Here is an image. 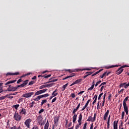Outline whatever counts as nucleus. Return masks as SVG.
I'll list each match as a JSON object with an SVG mask.
<instances>
[{"label":"nucleus","instance_id":"5701e85b","mask_svg":"<svg viewBox=\"0 0 129 129\" xmlns=\"http://www.w3.org/2000/svg\"><path fill=\"white\" fill-rule=\"evenodd\" d=\"M49 126V123L48 120H47V122L45 124L44 129H48Z\"/></svg>","mask_w":129,"mask_h":129},{"label":"nucleus","instance_id":"3c124183","mask_svg":"<svg viewBox=\"0 0 129 129\" xmlns=\"http://www.w3.org/2000/svg\"><path fill=\"white\" fill-rule=\"evenodd\" d=\"M92 90H93V86H91V87H90V88H89L88 91H92Z\"/></svg>","mask_w":129,"mask_h":129},{"label":"nucleus","instance_id":"393cba45","mask_svg":"<svg viewBox=\"0 0 129 129\" xmlns=\"http://www.w3.org/2000/svg\"><path fill=\"white\" fill-rule=\"evenodd\" d=\"M19 85L16 86V87H12V91L15 92V91H16L17 90L18 88H20V87H19Z\"/></svg>","mask_w":129,"mask_h":129},{"label":"nucleus","instance_id":"5fc2aeb1","mask_svg":"<svg viewBox=\"0 0 129 129\" xmlns=\"http://www.w3.org/2000/svg\"><path fill=\"white\" fill-rule=\"evenodd\" d=\"M97 98H98V95H95L94 98H93V100H94V99L95 98L96 99V101H97Z\"/></svg>","mask_w":129,"mask_h":129},{"label":"nucleus","instance_id":"37998d69","mask_svg":"<svg viewBox=\"0 0 129 129\" xmlns=\"http://www.w3.org/2000/svg\"><path fill=\"white\" fill-rule=\"evenodd\" d=\"M87 126V122H86V123H85V124L84 125V127H83V129H86Z\"/></svg>","mask_w":129,"mask_h":129},{"label":"nucleus","instance_id":"39448f33","mask_svg":"<svg viewBox=\"0 0 129 129\" xmlns=\"http://www.w3.org/2000/svg\"><path fill=\"white\" fill-rule=\"evenodd\" d=\"M124 67H128V66H122V67L119 68L117 72H116V74H117V75H119L120 73H122V71L124 70L123 68H124Z\"/></svg>","mask_w":129,"mask_h":129},{"label":"nucleus","instance_id":"412c9836","mask_svg":"<svg viewBox=\"0 0 129 129\" xmlns=\"http://www.w3.org/2000/svg\"><path fill=\"white\" fill-rule=\"evenodd\" d=\"M42 95H41L40 96L38 95V96L35 98V99H34V101H39L40 100V99H41L42 98Z\"/></svg>","mask_w":129,"mask_h":129},{"label":"nucleus","instance_id":"de8ad7c7","mask_svg":"<svg viewBox=\"0 0 129 129\" xmlns=\"http://www.w3.org/2000/svg\"><path fill=\"white\" fill-rule=\"evenodd\" d=\"M103 93H101V94H100L99 97H98V100H100L102 96H103Z\"/></svg>","mask_w":129,"mask_h":129},{"label":"nucleus","instance_id":"49530a36","mask_svg":"<svg viewBox=\"0 0 129 129\" xmlns=\"http://www.w3.org/2000/svg\"><path fill=\"white\" fill-rule=\"evenodd\" d=\"M34 102H32L30 104V107L32 108L34 106Z\"/></svg>","mask_w":129,"mask_h":129},{"label":"nucleus","instance_id":"aec40b11","mask_svg":"<svg viewBox=\"0 0 129 129\" xmlns=\"http://www.w3.org/2000/svg\"><path fill=\"white\" fill-rule=\"evenodd\" d=\"M51 76V75H45L44 76H42V75H39V76H38V77H44V78H48V77H50Z\"/></svg>","mask_w":129,"mask_h":129},{"label":"nucleus","instance_id":"864d4df0","mask_svg":"<svg viewBox=\"0 0 129 129\" xmlns=\"http://www.w3.org/2000/svg\"><path fill=\"white\" fill-rule=\"evenodd\" d=\"M107 129H109V128H110V123H109V122L108 121H108H107Z\"/></svg>","mask_w":129,"mask_h":129},{"label":"nucleus","instance_id":"a878e982","mask_svg":"<svg viewBox=\"0 0 129 129\" xmlns=\"http://www.w3.org/2000/svg\"><path fill=\"white\" fill-rule=\"evenodd\" d=\"M68 85H69V83H68L66 85H64V86H62V91H65L66 88H67V87H68Z\"/></svg>","mask_w":129,"mask_h":129},{"label":"nucleus","instance_id":"2f4dec72","mask_svg":"<svg viewBox=\"0 0 129 129\" xmlns=\"http://www.w3.org/2000/svg\"><path fill=\"white\" fill-rule=\"evenodd\" d=\"M47 100H42L41 103V106H43L44 104H46L47 103Z\"/></svg>","mask_w":129,"mask_h":129},{"label":"nucleus","instance_id":"4be33fe9","mask_svg":"<svg viewBox=\"0 0 129 129\" xmlns=\"http://www.w3.org/2000/svg\"><path fill=\"white\" fill-rule=\"evenodd\" d=\"M18 74H20L19 72H17V73H14V74H13V73H7L6 74V75H18Z\"/></svg>","mask_w":129,"mask_h":129},{"label":"nucleus","instance_id":"ddd939ff","mask_svg":"<svg viewBox=\"0 0 129 129\" xmlns=\"http://www.w3.org/2000/svg\"><path fill=\"white\" fill-rule=\"evenodd\" d=\"M42 120H43V118H42V115H39V116H38L37 118V121L38 123H39V125H41V123Z\"/></svg>","mask_w":129,"mask_h":129},{"label":"nucleus","instance_id":"2eb2a0df","mask_svg":"<svg viewBox=\"0 0 129 129\" xmlns=\"http://www.w3.org/2000/svg\"><path fill=\"white\" fill-rule=\"evenodd\" d=\"M58 79H53V78H51V79H49V82H47L46 84H49V83H54L55 82H57Z\"/></svg>","mask_w":129,"mask_h":129},{"label":"nucleus","instance_id":"1a4fd4ad","mask_svg":"<svg viewBox=\"0 0 129 129\" xmlns=\"http://www.w3.org/2000/svg\"><path fill=\"white\" fill-rule=\"evenodd\" d=\"M129 87V82L127 84V83H122L120 84L119 88H124L125 89H127Z\"/></svg>","mask_w":129,"mask_h":129},{"label":"nucleus","instance_id":"b1692460","mask_svg":"<svg viewBox=\"0 0 129 129\" xmlns=\"http://www.w3.org/2000/svg\"><path fill=\"white\" fill-rule=\"evenodd\" d=\"M52 95L53 98H54V97H56V96H57L58 95V93H57V90H55V91H54V92H52Z\"/></svg>","mask_w":129,"mask_h":129},{"label":"nucleus","instance_id":"8fccbe9b","mask_svg":"<svg viewBox=\"0 0 129 129\" xmlns=\"http://www.w3.org/2000/svg\"><path fill=\"white\" fill-rule=\"evenodd\" d=\"M86 73H87V75L88 76V75H91V74H92L93 73L92 72H87Z\"/></svg>","mask_w":129,"mask_h":129},{"label":"nucleus","instance_id":"a18cd8bd","mask_svg":"<svg viewBox=\"0 0 129 129\" xmlns=\"http://www.w3.org/2000/svg\"><path fill=\"white\" fill-rule=\"evenodd\" d=\"M23 98H20V99H19V100L18 101V104H20L21 102H23Z\"/></svg>","mask_w":129,"mask_h":129},{"label":"nucleus","instance_id":"c85d7f7f","mask_svg":"<svg viewBox=\"0 0 129 129\" xmlns=\"http://www.w3.org/2000/svg\"><path fill=\"white\" fill-rule=\"evenodd\" d=\"M12 92V87L11 86H9V87L8 88L7 90H6V92Z\"/></svg>","mask_w":129,"mask_h":129},{"label":"nucleus","instance_id":"58836bf2","mask_svg":"<svg viewBox=\"0 0 129 129\" xmlns=\"http://www.w3.org/2000/svg\"><path fill=\"white\" fill-rule=\"evenodd\" d=\"M106 96H107V94H106V93H105V94H104L103 99V100H104V103L105 102V98H106Z\"/></svg>","mask_w":129,"mask_h":129},{"label":"nucleus","instance_id":"f3484780","mask_svg":"<svg viewBox=\"0 0 129 129\" xmlns=\"http://www.w3.org/2000/svg\"><path fill=\"white\" fill-rule=\"evenodd\" d=\"M109 114V110H107V112H106V113H105L104 115V120H106L108 115Z\"/></svg>","mask_w":129,"mask_h":129},{"label":"nucleus","instance_id":"69168bd1","mask_svg":"<svg viewBox=\"0 0 129 129\" xmlns=\"http://www.w3.org/2000/svg\"><path fill=\"white\" fill-rule=\"evenodd\" d=\"M116 66H111L110 67H109L108 68H112V67H116Z\"/></svg>","mask_w":129,"mask_h":129},{"label":"nucleus","instance_id":"f704fd0d","mask_svg":"<svg viewBox=\"0 0 129 129\" xmlns=\"http://www.w3.org/2000/svg\"><path fill=\"white\" fill-rule=\"evenodd\" d=\"M7 97H8V95H7L6 96H3L2 97H0V101L2 100H4L5 99H6V98H7Z\"/></svg>","mask_w":129,"mask_h":129},{"label":"nucleus","instance_id":"052dcab7","mask_svg":"<svg viewBox=\"0 0 129 129\" xmlns=\"http://www.w3.org/2000/svg\"><path fill=\"white\" fill-rule=\"evenodd\" d=\"M71 97L73 98H75V97H76L75 94H71Z\"/></svg>","mask_w":129,"mask_h":129},{"label":"nucleus","instance_id":"bf43d9fd","mask_svg":"<svg viewBox=\"0 0 129 129\" xmlns=\"http://www.w3.org/2000/svg\"><path fill=\"white\" fill-rule=\"evenodd\" d=\"M79 128H80V126H79V124L76 125V126H75V129H79Z\"/></svg>","mask_w":129,"mask_h":129},{"label":"nucleus","instance_id":"603ef678","mask_svg":"<svg viewBox=\"0 0 129 129\" xmlns=\"http://www.w3.org/2000/svg\"><path fill=\"white\" fill-rule=\"evenodd\" d=\"M22 82H23L22 79H19V80L17 81V84H20V83H21Z\"/></svg>","mask_w":129,"mask_h":129},{"label":"nucleus","instance_id":"09e8293b","mask_svg":"<svg viewBox=\"0 0 129 129\" xmlns=\"http://www.w3.org/2000/svg\"><path fill=\"white\" fill-rule=\"evenodd\" d=\"M57 100V98L55 97L54 98V99H53L51 101V103H54V102H55Z\"/></svg>","mask_w":129,"mask_h":129},{"label":"nucleus","instance_id":"f257e3e1","mask_svg":"<svg viewBox=\"0 0 129 129\" xmlns=\"http://www.w3.org/2000/svg\"><path fill=\"white\" fill-rule=\"evenodd\" d=\"M80 103L79 104V105L77 106V108L76 109H74V110L73 111V114H74L73 116V123H76V121L77 120V115L76 114V112H77L78 110H79L80 107Z\"/></svg>","mask_w":129,"mask_h":129},{"label":"nucleus","instance_id":"473e14b6","mask_svg":"<svg viewBox=\"0 0 129 129\" xmlns=\"http://www.w3.org/2000/svg\"><path fill=\"white\" fill-rule=\"evenodd\" d=\"M20 107V105L17 104V105H14L13 106V108H15L16 110H18V108Z\"/></svg>","mask_w":129,"mask_h":129},{"label":"nucleus","instance_id":"a211bd4d","mask_svg":"<svg viewBox=\"0 0 129 129\" xmlns=\"http://www.w3.org/2000/svg\"><path fill=\"white\" fill-rule=\"evenodd\" d=\"M17 82V80H15L14 81H10L9 82H7L6 84H5V86H7L8 85H10V84H14Z\"/></svg>","mask_w":129,"mask_h":129},{"label":"nucleus","instance_id":"72a5a7b5","mask_svg":"<svg viewBox=\"0 0 129 129\" xmlns=\"http://www.w3.org/2000/svg\"><path fill=\"white\" fill-rule=\"evenodd\" d=\"M49 94H45L44 95H42V98H46L47 97H49Z\"/></svg>","mask_w":129,"mask_h":129},{"label":"nucleus","instance_id":"a19ab883","mask_svg":"<svg viewBox=\"0 0 129 129\" xmlns=\"http://www.w3.org/2000/svg\"><path fill=\"white\" fill-rule=\"evenodd\" d=\"M44 109H41V110H40V111H39V114H41V113H43V112H44Z\"/></svg>","mask_w":129,"mask_h":129},{"label":"nucleus","instance_id":"ea45409f","mask_svg":"<svg viewBox=\"0 0 129 129\" xmlns=\"http://www.w3.org/2000/svg\"><path fill=\"white\" fill-rule=\"evenodd\" d=\"M90 102H91V100H88L87 102V103H86V108H87L90 103Z\"/></svg>","mask_w":129,"mask_h":129},{"label":"nucleus","instance_id":"20e7f679","mask_svg":"<svg viewBox=\"0 0 129 129\" xmlns=\"http://www.w3.org/2000/svg\"><path fill=\"white\" fill-rule=\"evenodd\" d=\"M96 116L97 114L96 113H95L93 117L92 118V116H90L88 117L87 121H89L90 122H95V121H96Z\"/></svg>","mask_w":129,"mask_h":129},{"label":"nucleus","instance_id":"e2e57ef3","mask_svg":"<svg viewBox=\"0 0 129 129\" xmlns=\"http://www.w3.org/2000/svg\"><path fill=\"white\" fill-rule=\"evenodd\" d=\"M10 129H17L16 126H13V127H11Z\"/></svg>","mask_w":129,"mask_h":129},{"label":"nucleus","instance_id":"f8f14e48","mask_svg":"<svg viewBox=\"0 0 129 129\" xmlns=\"http://www.w3.org/2000/svg\"><path fill=\"white\" fill-rule=\"evenodd\" d=\"M26 113L27 111L26 109H24V108H22L21 110H19V114H20V115H26Z\"/></svg>","mask_w":129,"mask_h":129},{"label":"nucleus","instance_id":"7ed1b4c3","mask_svg":"<svg viewBox=\"0 0 129 129\" xmlns=\"http://www.w3.org/2000/svg\"><path fill=\"white\" fill-rule=\"evenodd\" d=\"M123 109L124 112H125L126 115H128V107L126 103V102L124 101V100L123 101Z\"/></svg>","mask_w":129,"mask_h":129},{"label":"nucleus","instance_id":"cd10ccee","mask_svg":"<svg viewBox=\"0 0 129 129\" xmlns=\"http://www.w3.org/2000/svg\"><path fill=\"white\" fill-rule=\"evenodd\" d=\"M82 81V79H79V80H77V81H75L76 85L77 84H79Z\"/></svg>","mask_w":129,"mask_h":129},{"label":"nucleus","instance_id":"f03ea898","mask_svg":"<svg viewBox=\"0 0 129 129\" xmlns=\"http://www.w3.org/2000/svg\"><path fill=\"white\" fill-rule=\"evenodd\" d=\"M14 119L16 121H21L22 116H21V114L19 115V113H17V111H16V112H15V113L14 114Z\"/></svg>","mask_w":129,"mask_h":129},{"label":"nucleus","instance_id":"bb28decb","mask_svg":"<svg viewBox=\"0 0 129 129\" xmlns=\"http://www.w3.org/2000/svg\"><path fill=\"white\" fill-rule=\"evenodd\" d=\"M102 70H103V69H102L101 70H99V71H98V72H96V73L93 74L92 75V76H95V75H96V74H98V73H100V72H101V71H102Z\"/></svg>","mask_w":129,"mask_h":129},{"label":"nucleus","instance_id":"79ce46f5","mask_svg":"<svg viewBox=\"0 0 129 129\" xmlns=\"http://www.w3.org/2000/svg\"><path fill=\"white\" fill-rule=\"evenodd\" d=\"M129 99V97H126V98H125V99H124V101L126 103V102H127L128 100Z\"/></svg>","mask_w":129,"mask_h":129},{"label":"nucleus","instance_id":"0e129e2a","mask_svg":"<svg viewBox=\"0 0 129 129\" xmlns=\"http://www.w3.org/2000/svg\"><path fill=\"white\" fill-rule=\"evenodd\" d=\"M16 129H22V128H21V125H19L18 126V127H16Z\"/></svg>","mask_w":129,"mask_h":129},{"label":"nucleus","instance_id":"e433bc0d","mask_svg":"<svg viewBox=\"0 0 129 129\" xmlns=\"http://www.w3.org/2000/svg\"><path fill=\"white\" fill-rule=\"evenodd\" d=\"M111 97H112V95H111V94H110V95H109V96L108 98V101H109V102H111Z\"/></svg>","mask_w":129,"mask_h":129},{"label":"nucleus","instance_id":"4c0bfd02","mask_svg":"<svg viewBox=\"0 0 129 129\" xmlns=\"http://www.w3.org/2000/svg\"><path fill=\"white\" fill-rule=\"evenodd\" d=\"M82 118H83V115H82V114H80L79 116V119L81 121V122L82 120Z\"/></svg>","mask_w":129,"mask_h":129},{"label":"nucleus","instance_id":"680f3d73","mask_svg":"<svg viewBox=\"0 0 129 129\" xmlns=\"http://www.w3.org/2000/svg\"><path fill=\"white\" fill-rule=\"evenodd\" d=\"M78 123H79V127H80V125H81L82 123H81V121H80L79 118V120H78Z\"/></svg>","mask_w":129,"mask_h":129},{"label":"nucleus","instance_id":"6e6552de","mask_svg":"<svg viewBox=\"0 0 129 129\" xmlns=\"http://www.w3.org/2000/svg\"><path fill=\"white\" fill-rule=\"evenodd\" d=\"M47 89H45V90H41L40 89V91H38L35 93V94L34 95L35 96H38L39 95H41V94H43L44 93H45L47 92Z\"/></svg>","mask_w":129,"mask_h":129},{"label":"nucleus","instance_id":"dca6fc26","mask_svg":"<svg viewBox=\"0 0 129 129\" xmlns=\"http://www.w3.org/2000/svg\"><path fill=\"white\" fill-rule=\"evenodd\" d=\"M76 74H72V73H71L70 76H68V77H66V78H63V79H62L63 81H65V79H68V78H71V77H73V76H75Z\"/></svg>","mask_w":129,"mask_h":129},{"label":"nucleus","instance_id":"338daca9","mask_svg":"<svg viewBox=\"0 0 129 129\" xmlns=\"http://www.w3.org/2000/svg\"><path fill=\"white\" fill-rule=\"evenodd\" d=\"M106 73H107V72H105V73H104V74H103V77H104V76H106Z\"/></svg>","mask_w":129,"mask_h":129},{"label":"nucleus","instance_id":"c756f323","mask_svg":"<svg viewBox=\"0 0 129 129\" xmlns=\"http://www.w3.org/2000/svg\"><path fill=\"white\" fill-rule=\"evenodd\" d=\"M6 128L7 129H8L9 128H10V120H8L7 121Z\"/></svg>","mask_w":129,"mask_h":129},{"label":"nucleus","instance_id":"0eeeda50","mask_svg":"<svg viewBox=\"0 0 129 129\" xmlns=\"http://www.w3.org/2000/svg\"><path fill=\"white\" fill-rule=\"evenodd\" d=\"M31 122H32L31 119H27V120L24 122V124L26 127H27V128H30Z\"/></svg>","mask_w":129,"mask_h":129},{"label":"nucleus","instance_id":"4d7b16f0","mask_svg":"<svg viewBox=\"0 0 129 129\" xmlns=\"http://www.w3.org/2000/svg\"><path fill=\"white\" fill-rule=\"evenodd\" d=\"M124 89H122L121 90H120V91H119V92H118V93H122V94H123V92H124Z\"/></svg>","mask_w":129,"mask_h":129},{"label":"nucleus","instance_id":"c9c22d12","mask_svg":"<svg viewBox=\"0 0 129 129\" xmlns=\"http://www.w3.org/2000/svg\"><path fill=\"white\" fill-rule=\"evenodd\" d=\"M36 82L34 81H32V82H30L29 83V86H31L32 85H34V84H35Z\"/></svg>","mask_w":129,"mask_h":129},{"label":"nucleus","instance_id":"13d9d810","mask_svg":"<svg viewBox=\"0 0 129 129\" xmlns=\"http://www.w3.org/2000/svg\"><path fill=\"white\" fill-rule=\"evenodd\" d=\"M97 109V110H99V109H100L99 102H98Z\"/></svg>","mask_w":129,"mask_h":129},{"label":"nucleus","instance_id":"9d476101","mask_svg":"<svg viewBox=\"0 0 129 129\" xmlns=\"http://www.w3.org/2000/svg\"><path fill=\"white\" fill-rule=\"evenodd\" d=\"M91 70L90 69H84L83 70H66V71H69L70 73H72V72H76V71H83V70Z\"/></svg>","mask_w":129,"mask_h":129},{"label":"nucleus","instance_id":"c03bdc74","mask_svg":"<svg viewBox=\"0 0 129 129\" xmlns=\"http://www.w3.org/2000/svg\"><path fill=\"white\" fill-rule=\"evenodd\" d=\"M101 81H99V82H97L95 85V87H97L98 85L101 84Z\"/></svg>","mask_w":129,"mask_h":129},{"label":"nucleus","instance_id":"6e6d98bb","mask_svg":"<svg viewBox=\"0 0 129 129\" xmlns=\"http://www.w3.org/2000/svg\"><path fill=\"white\" fill-rule=\"evenodd\" d=\"M83 93H85L84 91H82L81 92H80V93H78V95H82V94H83Z\"/></svg>","mask_w":129,"mask_h":129},{"label":"nucleus","instance_id":"9b49d317","mask_svg":"<svg viewBox=\"0 0 129 129\" xmlns=\"http://www.w3.org/2000/svg\"><path fill=\"white\" fill-rule=\"evenodd\" d=\"M28 82L29 80H26V81H24V82H23V84H22L21 85H19L18 87H19V88H24V87H25V86H27V85H28Z\"/></svg>","mask_w":129,"mask_h":129},{"label":"nucleus","instance_id":"423d86ee","mask_svg":"<svg viewBox=\"0 0 129 129\" xmlns=\"http://www.w3.org/2000/svg\"><path fill=\"white\" fill-rule=\"evenodd\" d=\"M33 95H34V93L33 92H31V93H27L26 94H24L22 95V97L26 98H31V97L33 96Z\"/></svg>","mask_w":129,"mask_h":129},{"label":"nucleus","instance_id":"4468645a","mask_svg":"<svg viewBox=\"0 0 129 129\" xmlns=\"http://www.w3.org/2000/svg\"><path fill=\"white\" fill-rule=\"evenodd\" d=\"M52 84H50L49 85H43V86H40L39 87L40 90H42V89H44V88H48V87H52Z\"/></svg>","mask_w":129,"mask_h":129},{"label":"nucleus","instance_id":"7c9ffc66","mask_svg":"<svg viewBox=\"0 0 129 129\" xmlns=\"http://www.w3.org/2000/svg\"><path fill=\"white\" fill-rule=\"evenodd\" d=\"M3 85V83H1V84H0V94L1 93H3V88H2Z\"/></svg>","mask_w":129,"mask_h":129},{"label":"nucleus","instance_id":"774afa93","mask_svg":"<svg viewBox=\"0 0 129 129\" xmlns=\"http://www.w3.org/2000/svg\"><path fill=\"white\" fill-rule=\"evenodd\" d=\"M90 129H93V123L91 124V126L90 127Z\"/></svg>","mask_w":129,"mask_h":129},{"label":"nucleus","instance_id":"6ab92c4d","mask_svg":"<svg viewBox=\"0 0 129 129\" xmlns=\"http://www.w3.org/2000/svg\"><path fill=\"white\" fill-rule=\"evenodd\" d=\"M118 123V120L116 122V121H114V123H113L114 129H116V128L117 127Z\"/></svg>","mask_w":129,"mask_h":129}]
</instances>
